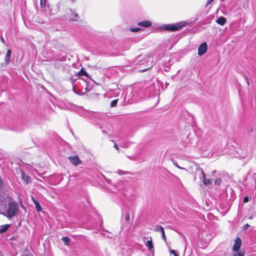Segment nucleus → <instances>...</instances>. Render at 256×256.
<instances>
[{
    "mask_svg": "<svg viewBox=\"0 0 256 256\" xmlns=\"http://www.w3.org/2000/svg\"><path fill=\"white\" fill-rule=\"evenodd\" d=\"M186 24V23L184 22H180L175 24H164L162 26V28L165 30H170L174 32L180 30Z\"/></svg>",
    "mask_w": 256,
    "mask_h": 256,
    "instance_id": "f257e3e1",
    "label": "nucleus"
},
{
    "mask_svg": "<svg viewBox=\"0 0 256 256\" xmlns=\"http://www.w3.org/2000/svg\"><path fill=\"white\" fill-rule=\"evenodd\" d=\"M18 208L16 202H10L7 210L6 216L8 218H11L17 214Z\"/></svg>",
    "mask_w": 256,
    "mask_h": 256,
    "instance_id": "f03ea898",
    "label": "nucleus"
},
{
    "mask_svg": "<svg viewBox=\"0 0 256 256\" xmlns=\"http://www.w3.org/2000/svg\"><path fill=\"white\" fill-rule=\"evenodd\" d=\"M196 170L197 172H198L201 176H200V178L203 180V183L204 184L208 185L212 183V181L210 179H206V178L204 172L202 169L200 167L199 165L197 164H194Z\"/></svg>",
    "mask_w": 256,
    "mask_h": 256,
    "instance_id": "7ed1b4c3",
    "label": "nucleus"
},
{
    "mask_svg": "<svg viewBox=\"0 0 256 256\" xmlns=\"http://www.w3.org/2000/svg\"><path fill=\"white\" fill-rule=\"evenodd\" d=\"M152 62V58L150 55H140L138 58V64H144V63H148Z\"/></svg>",
    "mask_w": 256,
    "mask_h": 256,
    "instance_id": "20e7f679",
    "label": "nucleus"
},
{
    "mask_svg": "<svg viewBox=\"0 0 256 256\" xmlns=\"http://www.w3.org/2000/svg\"><path fill=\"white\" fill-rule=\"evenodd\" d=\"M68 159L70 163L74 166H78L82 163V160L78 156H68Z\"/></svg>",
    "mask_w": 256,
    "mask_h": 256,
    "instance_id": "39448f33",
    "label": "nucleus"
},
{
    "mask_svg": "<svg viewBox=\"0 0 256 256\" xmlns=\"http://www.w3.org/2000/svg\"><path fill=\"white\" fill-rule=\"evenodd\" d=\"M208 49L207 44L206 42H202L198 47V54L201 56L204 54L206 52Z\"/></svg>",
    "mask_w": 256,
    "mask_h": 256,
    "instance_id": "423d86ee",
    "label": "nucleus"
},
{
    "mask_svg": "<svg viewBox=\"0 0 256 256\" xmlns=\"http://www.w3.org/2000/svg\"><path fill=\"white\" fill-rule=\"evenodd\" d=\"M242 244V240L240 238H237L235 241L234 244L233 246L232 250L234 251H238L240 248Z\"/></svg>",
    "mask_w": 256,
    "mask_h": 256,
    "instance_id": "0eeeda50",
    "label": "nucleus"
},
{
    "mask_svg": "<svg viewBox=\"0 0 256 256\" xmlns=\"http://www.w3.org/2000/svg\"><path fill=\"white\" fill-rule=\"evenodd\" d=\"M11 53V50L10 49L8 50L4 58L5 66H8L10 63Z\"/></svg>",
    "mask_w": 256,
    "mask_h": 256,
    "instance_id": "6e6552de",
    "label": "nucleus"
},
{
    "mask_svg": "<svg viewBox=\"0 0 256 256\" xmlns=\"http://www.w3.org/2000/svg\"><path fill=\"white\" fill-rule=\"evenodd\" d=\"M40 7L42 10L48 12L50 10V6L47 3V0L42 3H40Z\"/></svg>",
    "mask_w": 256,
    "mask_h": 256,
    "instance_id": "1a4fd4ad",
    "label": "nucleus"
},
{
    "mask_svg": "<svg viewBox=\"0 0 256 256\" xmlns=\"http://www.w3.org/2000/svg\"><path fill=\"white\" fill-rule=\"evenodd\" d=\"M156 230L160 232V234H162V239L166 241V237L164 228L162 226H158L156 227Z\"/></svg>",
    "mask_w": 256,
    "mask_h": 256,
    "instance_id": "9d476101",
    "label": "nucleus"
},
{
    "mask_svg": "<svg viewBox=\"0 0 256 256\" xmlns=\"http://www.w3.org/2000/svg\"><path fill=\"white\" fill-rule=\"evenodd\" d=\"M138 24L140 26L148 28L150 26L152 25V22L148 20H144L141 22H140Z\"/></svg>",
    "mask_w": 256,
    "mask_h": 256,
    "instance_id": "9b49d317",
    "label": "nucleus"
},
{
    "mask_svg": "<svg viewBox=\"0 0 256 256\" xmlns=\"http://www.w3.org/2000/svg\"><path fill=\"white\" fill-rule=\"evenodd\" d=\"M146 246L148 248L150 252H154V246L152 242V238L150 240H148L146 243Z\"/></svg>",
    "mask_w": 256,
    "mask_h": 256,
    "instance_id": "f8f14e48",
    "label": "nucleus"
},
{
    "mask_svg": "<svg viewBox=\"0 0 256 256\" xmlns=\"http://www.w3.org/2000/svg\"><path fill=\"white\" fill-rule=\"evenodd\" d=\"M216 22L221 26H224L226 22V20L224 17L220 16L217 19Z\"/></svg>",
    "mask_w": 256,
    "mask_h": 256,
    "instance_id": "ddd939ff",
    "label": "nucleus"
},
{
    "mask_svg": "<svg viewBox=\"0 0 256 256\" xmlns=\"http://www.w3.org/2000/svg\"><path fill=\"white\" fill-rule=\"evenodd\" d=\"M235 252L232 254V256H244V250L234 251Z\"/></svg>",
    "mask_w": 256,
    "mask_h": 256,
    "instance_id": "4468645a",
    "label": "nucleus"
},
{
    "mask_svg": "<svg viewBox=\"0 0 256 256\" xmlns=\"http://www.w3.org/2000/svg\"><path fill=\"white\" fill-rule=\"evenodd\" d=\"M9 226L8 224L0 226V233L6 232L8 229Z\"/></svg>",
    "mask_w": 256,
    "mask_h": 256,
    "instance_id": "2eb2a0df",
    "label": "nucleus"
},
{
    "mask_svg": "<svg viewBox=\"0 0 256 256\" xmlns=\"http://www.w3.org/2000/svg\"><path fill=\"white\" fill-rule=\"evenodd\" d=\"M22 180L25 181L26 183H28L30 180V177L28 176L25 175L24 173L22 172Z\"/></svg>",
    "mask_w": 256,
    "mask_h": 256,
    "instance_id": "dca6fc26",
    "label": "nucleus"
},
{
    "mask_svg": "<svg viewBox=\"0 0 256 256\" xmlns=\"http://www.w3.org/2000/svg\"><path fill=\"white\" fill-rule=\"evenodd\" d=\"M124 219L126 221V224H130V216L128 212H126L124 214Z\"/></svg>",
    "mask_w": 256,
    "mask_h": 256,
    "instance_id": "f3484780",
    "label": "nucleus"
},
{
    "mask_svg": "<svg viewBox=\"0 0 256 256\" xmlns=\"http://www.w3.org/2000/svg\"><path fill=\"white\" fill-rule=\"evenodd\" d=\"M34 204H35L36 210L38 212H40L41 210V206L38 201H34Z\"/></svg>",
    "mask_w": 256,
    "mask_h": 256,
    "instance_id": "a211bd4d",
    "label": "nucleus"
},
{
    "mask_svg": "<svg viewBox=\"0 0 256 256\" xmlns=\"http://www.w3.org/2000/svg\"><path fill=\"white\" fill-rule=\"evenodd\" d=\"M116 173L119 175H124L128 174V172L122 170H118L116 172Z\"/></svg>",
    "mask_w": 256,
    "mask_h": 256,
    "instance_id": "6ab92c4d",
    "label": "nucleus"
},
{
    "mask_svg": "<svg viewBox=\"0 0 256 256\" xmlns=\"http://www.w3.org/2000/svg\"><path fill=\"white\" fill-rule=\"evenodd\" d=\"M172 163L173 164L176 166L179 169H180V170H186V168H182V167H180V166H179L176 162V160H172Z\"/></svg>",
    "mask_w": 256,
    "mask_h": 256,
    "instance_id": "aec40b11",
    "label": "nucleus"
},
{
    "mask_svg": "<svg viewBox=\"0 0 256 256\" xmlns=\"http://www.w3.org/2000/svg\"><path fill=\"white\" fill-rule=\"evenodd\" d=\"M62 240L66 244H67L70 241V238L67 236H64L62 238Z\"/></svg>",
    "mask_w": 256,
    "mask_h": 256,
    "instance_id": "412c9836",
    "label": "nucleus"
},
{
    "mask_svg": "<svg viewBox=\"0 0 256 256\" xmlns=\"http://www.w3.org/2000/svg\"><path fill=\"white\" fill-rule=\"evenodd\" d=\"M118 102V100H112L110 104V106L112 107L116 106Z\"/></svg>",
    "mask_w": 256,
    "mask_h": 256,
    "instance_id": "4be33fe9",
    "label": "nucleus"
},
{
    "mask_svg": "<svg viewBox=\"0 0 256 256\" xmlns=\"http://www.w3.org/2000/svg\"><path fill=\"white\" fill-rule=\"evenodd\" d=\"M78 74L80 76H87L86 72L83 69H82L80 71V72L78 73Z\"/></svg>",
    "mask_w": 256,
    "mask_h": 256,
    "instance_id": "5701e85b",
    "label": "nucleus"
},
{
    "mask_svg": "<svg viewBox=\"0 0 256 256\" xmlns=\"http://www.w3.org/2000/svg\"><path fill=\"white\" fill-rule=\"evenodd\" d=\"M222 182V180L220 178H217L214 181V184L218 186Z\"/></svg>",
    "mask_w": 256,
    "mask_h": 256,
    "instance_id": "b1692460",
    "label": "nucleus"
},
{
    "mask_svg": "<svg viewBox=\"0 0 256 256\" xmlns=\"http://www.w3.org/2000/svg\"><path fill=\"white\" fill-rule=\"evenodd\" d=\"M140 30V28H131L130 31L133 32H136Z\"/></svg>",
    "mask_w": 256,
    "mask_h": 256,
    "instance_id": "393cba45",
    "label": "nucleus"
},
{
    "mask_svg": "<svg viewBox=\"0 0 256 256\" xmlns=\"http://www.w3.org/2000/svg\"><path fill=\"white\" fill-rule=\"evenodd\" d=\"M248 201V196H246L244 198V202H247Z\"/></svg>",
    "mask_w": 256,
    "mask_h": 256,
    "instance_id": "a878e982",
    "label": "nucleus"
},
{
    "mask_svg": "<svg viewBox=\"0 0 256 256\" xmlns=\"http://www.w3.org/2000/svg\"><path fill=\"white\" fill-rule=\"evenodd\" d=\"M214 0H208L207 3L206 4V6H207L208 4H210Z\"/></svg>",
    "mask_w": 256,
    "mask_h": 256,
    "instance_id": "bb28decb",
    "label": "nucleus"
},
{
    "mask_svg": "<svg viewBox=\"0 0 256 256\" xmlns=\"http://www.w3.org/2000/svg\"><path fill=\"white\" fill-rule=\"evenodd\" d=\"M170 252L171 254H174V256H175V254H177L176 253V252H175V250H170Z\"/></svg>",
    "mask_w": 256,
    "mask_h": 256,
    "instance_id": "cd10ccee",
    "label": "nucleus"
},
{
    "mask_svg": "<svg viewBox=\"0 0 256 256\" xmlns=\"http://www.w3.org/2000/svg\"><path fill=\"white\" fill-rule=\"evenodd\" d=\"M114 147L116 148V150H118V147L116 144H114Z\"/></svg>",
    "mask_w": 256,
    "mask_h": 256,
    "instance_id": "c85d7f7f",
    "label": "nucleus"
},
{
    "mask_svg": "<svg viewBox=\"0 0 256 256\" xmlns=\"http://www.w3.org/2000/svg\"><path fill=\"white\" fill-rule=\"evenodd\" d=\"M31 198L34 202V201H36L32 196Z\"/></svg>",
    "mask_w": 256,
    "mask_h": 256,
    "instance_id": "c756f323",
    "label": "nucleus"
},
{
    "mask_svg": "<svg viewBox=\"0 0 256 256\" xmlns=\"http://www.w3.org/2000/svg\"><path fill=\"white\" fill-rule=\"evenodd\" d=\"M246 227H249V226H249L248 224H246Z\"/></svg>",
    "mask_w": 256,
    "mask_h": 256,
    "instance_id": "7c9ffc66",
    "label": "nucleus"
},
{
    "mask_svg": "<svg viewBox=\"0 0 256 256\" xmlns=\"http://www.w3.org/2000/svg\"><path fill=\"white\" fill-rule=\"evenodd\" d=\"M247 83H248V84L249 85V82L248 81H247Z\"/></svg>",
    "mask_w": 256,
    "mask_h": 256,
    "instance_id": "2f4dec72",
    "label": "nucleus"
},
{
    "mask_svg": "<svg viewBox=\"0 0 256 256\" xmlns=\"http://www.w3.org/2000/svg\"><path fill=\"white\" fill-rule=\"evenodd\" d=\"M174 256H178V255L177 254H175Z\"/></svg>",
    "mask_w": 256,
    "mask_h": 256,
    "instance_id": "473e14b6",
    "label": "nucleus"
},
{
    "mask_svg": "<svg viewBox=\"0 0 256 256\" xmlns=\"http://www.w3.org/2000/svg\"><path fill=\"white\" fill-rule=\"evenodd\" d=\"M73 1H74L75 0H72Z\"/></svg>",
    "mask_w": 256,
    "mask_h": 256,
    "instance_id": "72a5a7b5",
    "label": "nucleus"
}]
</instances>
